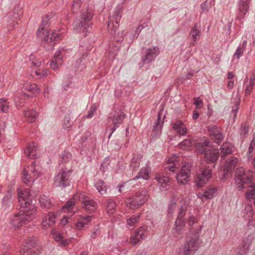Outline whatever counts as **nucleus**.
<instances>
[{
    "mask_svg": "<svg viewBox=\"0 0 255 255\" xmlns=\"http://www.w3.org/2000/svg\"><path fill=\"white\" fill-rule=\"evenodd\" d=\"M149 177V173L146 168H142L137 173V175L133 178V180L142 178L147 180Z\"/></svg>",
    "mask_w": 255,
    "mask_h": 255,
    "instance_id": "nucleus-37",
    "label": "nucleus"
},
{
    "mask_svg": "<svg viewBox=\"0 0 255 255\" xmlns=\"http://www.w3.org/2000/svg\"><path fill=\"white\" fill-rule=\"evenodd\" d=\"M217 187L209 186L206 187L203 193H199L198 197L202 200L204 199H211L215 197L217 193Z\"/></svg>",
    "mask_w": 255,
    "mask_h": 255,
    "instance_id": "nucleus-19",
    "label": "nucleus"
},
{
    "mask_svg": "<svg viewBox=\"0 0 255 255\" xmlns=\"http://www.w3.org/2000/svg\"><path fill=\"white\" fill-rule=\"evenodd\" d=\"M49 16V15L46 14L45 17L42 18L41 25L36 32L37 36L40 37L41 36V33L42 32V34H44V33L47 30L45 29V28L48 26L49 20L50 18Z\"/></svg>",
    "mask_w": 255,
    "mask_h": 255,
    "instance_id": "nucleus-25",
    "label": "nucleus"
},
{
    "mask_svg": "<svg viewBox=\"0 0 255 255\" xmlns=\"http://www.w3.org/2000/svg\"><path fill=\"white\" fill-rule=\"evenodd\" d=\"M185 215V212L183 211V208L180 209V212L178 213L177 217L176 219H184V217Z\"/></svg>",
    "mask_w": 255,
    "mask_h": 255,
    "instance_id": "nucleus-64",
    "label": "nucleus"
},
{
    "mask_svg": "<svg viewBox=\"0 0 255 255\" xmlns=\"http://www.w3.org/2000/svg\"><path fill=\"white\" fill-rule=\"evenodd\" d=\"M53 238L56 241H60L62 238L63 236L59 233H55L53 235Z\"/></svg>",
    "mask_w": 255,
    "mask_h": 255,
    "instance_id": "nucleus-63",
    "label": "nucleus"
},
{
    "mask_svg": "<svg viewBox=\"0 0 255 255\" xmlns=\"http://www.w3.org/2000/svg\"><path fill=\"white\" fill-rule=\"evenodd\" d=\"M45 32H46V33H44V34H42V32L40 37L51 46H53L56 42L61 39V35L56 33L55 30H47Z\"/></svg>",
    "mask_w": 255,
    "mask_h": 255,
    "instance_id": "nucleus-14",
    "label": "nucleus"
},
{
    "mask_svg": "<svg viewBox=\"0 0 255 255\" xmlns=\"http://www.w3.org/2000/svg\"><path fill=\"white\" fill-rule=\"evenodd\" d=\"M72 159V154L68 150H64L59 155V161L61 163H65Z\"/></svg>",
    "mask_w": 255,
    "mask_h": 255,
    "instance_id": "nucleus-31",
    "label": "nucleus"
},
{
    "mask_svg": "<svg viewBox=\"0 0 255 255\" xmlns=\"http://www.w3.org/2000/svg\"><path fill=\"white\" fill-rule=\"evenodd\" d=\"M89 197L85 195L84 192L76 193L73 197V199L76 201H79L81 203H83L85 200L88 199Z\"/></svg>",
    "mask_w": 255,
    "mask_h": 255,
    "instance_id": "nucleus-42",
    "label": "nucleus"
},
{
    "mask_svg": "<svg viewBox=\"0 0 255 255\" xmlns=\"http://www.w3.org/2000/svg\"><path fill=\"white\" fill-rule=\"evenodd\" d=\"M35 164L36 162L35 161L32 162L31 165L29 167V169L30 170L31 173L33 174L34 176H36L38 174V172L35 168Z\"/></svg>",
    "mask_w": 255,
    "mask_h": 255,
    "instance_id": "nucleus-56",
    "label": "nucleus"
},
{
    "mask_svg": "<svg viewBox=\"0 0 255 255\" xmlns=\"http://www.w3.org/2000/svg\"><path fill=\"white\" fill-rule=\"evenodd\" d=\"M253 171L249 170L245 172L242 167L237 168L235 175V181L239 190L245 188V185L250 183L253 179Z\"/></svg>",
    "mask_w": 255,
    "mask_h": 255,
    "instance_id": "nucleus-7",
    "label": "nucleus"
},
{
    "mask_svg": "<svg viewBox=\"0 0 255 255\" xmlns=\"http://www.w3.org/2000/svg\"><path fill=\"white\" fill-rule=\"evenodd\" d=\"M255 147V144L254 143V141H251L250 146H249V148L248 152L247 153V157H248V160H249L250 159H251L252 158V153L254 150Z\"/></svg>",
    "mask_w": 255,
    "mask_h": 255,
    "instance_id": "nucleus-55",
    "label": "nucleus"
},
{
    "mask_svg": "<svg viewBox=\"0 0 255 255\" xmlns=\"http://www.w3.org/2000/svg\"><path fill=\"white\" fill-rule=\"evenodd\" d=\"M25 155L28 158L35 159L37 156V148L34 142L30 143L24 152Z\"/></svg>",
    "mask_w": 255,
    "mask_h": 255,
    "instance_id": "nucleus-22",
    "label": "nucleus"
},
{
    "mask_svg": "<svg viewBox=\"0 0 255 255\" xmlns=\"http://www.w3.org/2000/svg\"><path fill=\"white\" fill-rule=\"evenodd\" d=\"M190 176V166L187 164L182 167L179 172H177L175 175L178 182L183 185L187 183Z\"/></svg>",
    "mask_w": 255,
    "mask_h": 255,
    "instance_id": "nucleus-17",
    "label": "nucleus"
},
{
    "mask_svg": "<svg viewBox=\"0 0 255 255\" xmlns=\"http://www.w3.org/2000/svg\"><path fill=\"white\" fill-rule=\"evenodd\" d=\"M250 189H248L247 191L246 195V197L248 199H253L254 200V204L255 206V186H250Z\"/></svg>",
    "mask_w": 255,
    "mask_h": 255,
    "instance_id": "nucleus-40",
    "label": "nucleus"
},
{
    "mask_svg": "<svg viewBox=\"0 0 255 255\" xmlns=\"http://www.w3.org/2000/svg\"><path fill=\"white\" fill-rule=\"evenodd\" d=\"M91 216H85L82 219V221L77 222L76 224V228L79 230H83L89 222L91 221Z\"/></svg>",
    "mask_w": 255,
    "mask_h": 255,
    "instance_id": "nucleus-33",
    "label": "nucleus"
},
{
    "mask_svg": "<svg viewBox=\"0 0 255 255\" xmlns=\"http://www.w3.org/2000/svg\"><path fill=\"white\" fill-rule=\"evenodd\" d=\"M194 104L196 105V109H200L203 106V101L200 99L199 97L194 99Z\"/></svg>",
    "mask_w": 255,
    "mask_h": 255,
    "instance_id": "nucleus-58",
    "label": "nucleus"
},
{
    "mask_svg": "<svg viewBox=\"0 0 255 255\" xmlns=\"http://www.w3.org/2000/svg\"><path fill=\"white\" fill-rule=\"evenodd\" d=\"M140 161V155H134L131 159L130 168L132 171H136L139 166Z\"/></svg>",
    "mask_w": 255,
    "mask_h": 255,
    "instance_id": "nucleus-35",
    "label": "nucleus"
},
{
    "mask_svg": "<svg viewBox=\"0 0 255 255\" xmlns=\"http://www.w3.org/2000/svg\"><path fill=\"white\" fill-rule=\"evenodd\" d=\"M206 128L209 132L211 139L215 143L219 144L224 139V135L220 128L215 125H210Z\"/></svg>",
    "mask_w": 255,
    "mask_h": 255,
    "instance_id": "nucleus-13",
    "label": "nucleus"
},
{
    "mask_svg": "<svg viewBox=\"0 0 255 255\" xmlns=\"http://www.w3.org/2000/svg\"><path fill=\"white\" fill-rule=\"evenodd\" d=\"M252 239L253 237L251 235H248L247 237L245 239L243 244L240 249V252L245 255L247 254L249 250L250 246Z\"/></svg>",
    "mask_w": 255,
    "mask_h": 255,
    "instance_id": "nucleus-29",
    "label": "nucleus"
},
{
    "mask_svg": "<svg viewBox=\"0 0 255 255\" xmlns=\"http://www.w3.org/2000/svg\"><path fill=\"white\" fill-rule=\"evenodd\" d=\"M161 112H158L156 121L154 123L153 128L152 132L150 135V138L151 140H155L158 138L161 134L163 125L164 123V118L163 120L161 121Z\"/></svg>",
    "mask_w": 255,
    "mask_h": 255,
    "instance_id": "nucleus-15",
    "label": "nucleus"
},
{
    "mask_svg": "<svg viewBox=\"0 0 255 255\" xmlns=\"http://www.w3.org/2000/svg\"><path fill=\"white\" fill-rule=\"evenodd\" d=\"M159 54V48L157 46L147 49L145 54L141 57V61L139 63V66L141 68L144 64L150 63Z\"/></svg>",
    "mask_w": 255,
    "mask_h": 255,
    "instance_id": "nucleus-12",
    "label": "nucleus"
},
{
    "mask_svg": "<svg viewBox=\"0 0 255 255\" xmlns=\"http://www.w3.org/2000/svg\"><path fill=\"white\" fill-rule=\"evenodd\" d=\"M63 122L64 128H68L72 126V122L70 121V118L68 116L65 117Z\"/></svg>",
    "mask_w": 255,
    "mask_h": 255,
    "instance_id": "nucleus-57",
    "label": "nucleus"
},
{
    "mask_svg": "<svg viewBox=\"0 0 255 255\" xmlns=\"http://www.w3.org/2000/svg\"><path fill=\"white\" fill-rule=\"evenodd\" d=\"M91 135V133L90 131H86L84 135L81 137V139L80 140V144H81V146L79 145V147H82L83 148V146L86 145V141L89 137H90Z\"/></svg>",
    "mask_w": 255,
    "mask_h": 255,
    "instance_id": "nucleus-47",
    "label": "nucleus"
},
{
    "mask_svg": "<svg viewBox=\"0 0 255 255\" xmlns=\"http://www.w3.org/2000/svg\"><path fill=\"white\" fill-rule=\"evenodd\" d=\"M173 129L180 135H185L187 131L186 126L181 120H177L171 124Z\"/></svg>",
    "mask_w": 255,
    "mask_h": 255,
    "instance_id": "nucleus-20",
    "label": "nucleus"
},
{
    "mask_svg": "<svg viewBox=\"0 0 255 255\" xmlns=\"http://www.w3.org/2000/svg\"><path fill=\"white\" fill-rule=\"evenodd\" d=\"M148 197L147 190L139 191L133 195L127 198L125 204L127 207L133 210L143 205L147 201Z\"/></svg>",
    "mask_w": 255,
    "mask_h": 255,
    "instance_id": "nucleus-6",
    "label": "nucleus"
},
{
    "mask_svg": "<svg viewBox=\"0 0 255 255\" xmlns=\"http://www.w3.org/2000/svg\"><path fill=\"white\" fill-rule=\"evenodd\" d=\"M9 109L8 103L3 98L0 99V109L3 112L6 113Z\"/></svg>",
    "mask_w": 255,
    "mask_h": 255,
    "instance_id": "nucleus-46",
    "label": "nucleus"
},
{
    "mask_svg": "<svg viewBox=\"0 0 255 255\" xmlns=\"http://www.w3.org/2000/svg\"><path fill=\"white\" fill-rule=\"evenodd\" d=\"M185 225V222L184 219H176L175 222V228L174 229L175 232L176 234L180 235L182 233L183 228Z\"/></svg>",
    "mask_w": 255,
    "mask_h": 255,
    "instance_id": "nucleus-36",
    "label": "nucleus"
},
{
    "mask_svg": "<svg viewBox=\"0 0 255 255\" xmlns=\"http://www.w3.org/2000/svg\"><path fill=\"white\" fill-rule=\"evenodd\" d=\"M209 143L208 140L198 142L196 144V149L201 153H204V159L207 163H215L220 156L219 149L210 148Z\"/></svg>",
    "mask_w": 255,
    "mask_h": 255,
    "instance_id": "nucleus-3",
    "label": "nucleus"
},
{
    "mask_svg": "<svg viewBox=\"0 0 255 255\" xmlns=\"http://www.w3.org/2000/svg\"><path fill=\"white\" fill-rule=\"evenodd\" d=\"M37 113L36 108L31 110L27 109L23 111V115L26 118L27 122L30 123H32L35 121Z\"/></svg>",
    "mask_w": 255,
    "mask_h": 255,
    "instance_id": "nucleus-26",
    "label": "nucleus"
},
{
    "mask_svg": "<svg viewBox=\"0 0 255 255\" xmlns=\"http://www.w3.org/2000/svg\"><path fill=\"white\" fill-rule=\"evenodd\" d=\"M190 33L193 40V45H194V43L198 40L201 33V30L198 28V24L197 23H195L194 26L191 28Z\"/></svg>",
    "mask_w": 255,
    "mask_h": 255,
    "instance_id": "nucleus-30",
    "label": "nucleus"
},
{
    "mask_svg": "<svg viewBox=\"0 0 255 255\" xmlns=\"http://www.w3.org/2000/svg\"><path fill=\"white\" fill-rule=\"evenodd\" d=\"M251 0H240L238 1L236 19L241 20L244 19L249 10Z\"/></svg>",
    "mask_w": 255,
    "mask_h": 255,
    "instance_id": "nucleus-16",
    "label": "nucleus"
},
{
    "mask_svg": "<svg viewBox=\"0 0 255 255\" xmlns=\"http://www.w3.org/2000/svg\"><path fill=\"white\" fill-rule=\"evenodd\" d=\"M23 91H27L32 94L38 93L40 90L37 88V86L35 84H25L22 87Z\"/></svg>",
    "mask_w": 255,
    "mask_h": 255,
    "instance_id": "nucleus-32",
    "label": "nucleus"
},
{
    "mask_svg": "<svg viewBox=\"0 0 255 255\" xmlns=\"http://www.w3.org/2000/svg\"><path fill=\"white\" fill-rule=\"evenodd\" d=\"M82 206L85 211L92 213L96 210L97 208V203L93 200L90 199L89 198L82 203Z\"/></svg>",
    "mask_w": 255,
    "mask_h": 255,
    "instance_id": "nucleus-23",
    "label": "nucleus"
},
{
    "mask_svg": "<svg viewBox=\"0 0 255 255\" xmlns=\"http://www.w3.org/2000/svg\"><path fill=\"white\" fill-rule=\"evenodd\" d=\"M110 158L109 156H107L104 159L103 163L101 164L100 170H101L103 173H105L108 169V167L110 165Z\"/></svg>",
    "mask_w": 255,
    "mask_h": 255,
    "instance_id": "nucleus-45",
    "label": "nucleus"
},
{
    "mask_svg": "<svg viewBox=\"0 0 255 255\" xmlns=\"http://www.w3.org/2000/svg\"><path fill=\"white\" fill-rule=\"evenodd\" d=\"M96 189L101 195L107 194L108 187L106 186V183L102 180H99L95 184Z\"/></svg>",
    "mask_w": 255,
    "mask_h": 255,
    "instance_id": "nucleus-34",
    "label": "nucleus"
},
{
    "mask_svg": "<svg viewBox=\"0 0 255 255\" xmlns=\"http://www.w3.org/2000/svg\"><path fill=\"white\" fill-rule=\"evenodd\" d=\"M71 170L62 169L55 176L54 184L56 187L64 188L70 185L71 181L69 179Z\"/></svg>",
    "mask_w": 255,
    "mask_h": 255,
    "instance_id": "nucleus-9",
    "label": "nucleus"
},
{
    "mask_svg": "<svg viewBox=\"0 0 255 255\" xmlns=\"http://www.w3.org/2000/svg\"><path fill=\"white\" fill-rule=\"evenodd\" d=\"M61 63L57 61H55L54 60H52L51 61V63H50V67L55 70L56 69H57L58 67V65L59 64H60Z\"/></svg>",
    "mask_w": 255,
    "mask_h": 255,
    "instance_id": "nucleus-60",
    "label": "nucleus"
},
{
    "mask_svg": "<svg viewBox=\"0 0 255 255\" xmlns=\"http://www.w3.org/2000/svg\"><path fill=\"white\" fill-rule=\"evenodd\" d=\"M144 235V232L143 230H135L134 234L131 235L130 238V242L133 246H135L137 242L142 239V236Z\"/></svg>",
    "mask_w": 255,
    "mask_h": 255,
    "instance_id": "nucleus-28",
    "label": "nucleus"
},
{
    "mask_svg": "<svg viewBox=\"0 0 255 255\" xmlns=\"http://www.w3.org/2000/svg\"><path fill=\"white\" fill-rule=\"evenodd\" d=\"M196 220L197 218L193 216H191V217H190L188 221L189 226L191 227V226H192L194 223L196 222Z\"/></svg>",
    "mask_w": 255,
    "mask_h": 255,
    "instance_id": "nucleus-62",
    "label": "nucleus"
},
{
    "mask_svg": "<svg viewBox=\"0 0 255 255\" xmlns=\"http://www.w3.org/2000/svg\"><path fill=\"white\" fill-rule=\"evenodd\" d=\"M198 240L199 236L197 235L186 237L182 250L183 255H192L194 254L200 247Z\"/></svg>",
    "mask_w": 255,
    "mask_h": 255,
    "instance_id": "nucleus-8",
    "label": "nucleus"
},
{
    "mask_svg": "<svg viewBox=\"0 0 255 255\" xmlns=\"http://www.w3.org/2000/svg\"><path fill=\"white\" fill-rule=\"evenodd\" d=\"M22 14L21 8L19 5H15L12 10L9 12L5 17V18H10L12 19V22H14L15 20L19 19V17Z\"/></svg>",
    "mask_w": 255,
    "mask_h": 255,
    "instance_id": "nucleus-21",
    "label": "nucleus"
},
{
    "mask_svg": "<svg viewBox=\"0 0 255 255\" xmlns=\"http://www.w3.org/2000/svg\"><path fill=\"white\" fill-rule=\"evenodd\" d=\"M39 202L42 208H50L51 205L50 200L46 196H43L41 197L39 200Z\"/></svg>",
    "mask_w": 255,
    "mask_h": 255,
    "instance_id": "nucleus-39",
    "label": "nucleus"
},
{
    "mask_svg": "<svg viewBox=\"0 0 255 255\" xmlns=\"http://www.w3.org/2000/svg\"><path fill=\"white\" fill-rule=\"evenodd\" d=\"M62 57L63 56L61 54V52L60 51H57L55 53L52 60L59 62L62 59Z\"/></svg>",
    "mask_w": 255,
    "mask_h": 255,
    "instance_id": "nucleus-59",
    "label": "nucleus"
},
{
    "mask_svg": "<svg viewBox=\"0 0 255 255\" xmlns=\"http://www.w3.org/2000/svg\"><path fill=\"white\" fill-rule=\"evenodd\" d=\"M244 50L245 49L244 47H241V45H240L234 54V57L236 58L237 59H239L241 56L243 55Z\"/></svg>",
    "mask_w": 255,
    "mask_h": 255,
    "instance_id": "nucleus-50",
    "label": "nucleus"
},
{
    "mask_svg": "<svg viewBox=\"0 0 255 255\" xmlns=\"http://www.w3.org/2000/svg\"><path fill=\"white\" fill-rule=\"evenodd\" d=\"M107 208L108 210L114 209L116 206V202L112 199H109L107 201Z\"/></svg>",
    "mask_w": 255,
    "mask_h": 255,
    "instance_id": "nucleus-54",
    "label": "nucleus"
},
{
    "mask_svg": "<svg viewBox=\"0 0 255 255\" xmlns=\"http://www.w3.org/2000/svg\"><path fill=\"white\" fill-rule=\"evenodd\" d=\"M93 12L92 10L87 9L83 10L78 21L74 23V29L77 32H87L91 27Z\"/></svg>",
    "mask_w": 255,
    "mask_h": 255,
    "instance_id": "nucleus-4",
    "label": "nucleus"
},
{
    "mask_svg": "<svg viewBox=\"0 0 255 255\" xmlns=\"http://www.w3.org/2000/svg\"><path fill=\"white\" fill-rule=\"evenodd\" d=\"M97 109V106L95 104H93L92 106L90 107L89 110L88 111L87 115H86L85 116V117L87 119H90L92 118Z\"/></svg>",
    "mask_w": 255,
    "mask_h": 255,
    "instance_id": "nucleus-48",
    "label": "nucleus"
},
{
    "mask_svg": "<svg viewBox=\"0 0 255 255\" xmlns=\"http://www.w3.org/2000/svg\"><path fill=\"white\" fill-rule=\"evenodd\" d=\"M139 215H133L131 217L127 219V223L130 226H133L138 221Z\"/></svg>",
    "mask_w": 255,
    "mask_h": 255,
    "instance_id": "nucleus-51",
    "label": "nucleus"
},
{
    "mask_svg": "<svg viewBox=\"0 0 255 255\" xmlns=\"http://www.w3.org/2000/svg\"><path fill=\"white\" fill-rule=\"evenodd\" d=\"M22 179L24 184L29 186L30 189L28 192L24 191L18 193L19 212L10 221L11 224L17 228L28 223L33 219L36 212V208L32 203L30 193L39 192L35 189L36 187L34 184L36 178L31 176L25 169L23 171Z\"/></svg>",
    "mask_w": 255,
    "mask_h": 255,
    "instance_id": "nucleus-1",
    "label": "nucleus"
},
{
    "mask_svg": "<svg viewBox=\"0 0 255 255\" xmlns=\"http://www.w3.org/2000/svg\"><path fill=\"white\" fill-rule=\"evenodd\" d=\"M207 1L206 0L204 2H203L200 4L201 8L202 9V12H207L208 11V6H207Z\"/></svg>",
    "mask_w": 255,
    "mask_h": 255,
    "instance_id": "nucleus-61",
    "label": "nucleus"
},
{
    "mask_svg": "<svg viewBox=\"0 0 255 255\" xmlns=\"http://www.w3.org/2000/svg\"><path fill=\"white\" fill-rule=\"evenodd\" d=\"M35 245L36 239L28 237L24 242L23 248L20 250V255H39L38 250L32 249Z\"/></svg>",
    "mask_w": 255,
    "mask_h": 255,
    "instance_id": "nucleus-11",
    "label": "nucleus"
},
{
    "mask_svg": "<svg viewBox=\"0 0 255 255\" xmlns=\"http://www.w3.org/2000/svg\"><path fill=\"white\" fill-rule=\"evenodd\" d=\"M221 158L224 159L227 155L232 153V149L230 147L225 146L224 144L220 148Z\"/></svg>",
    "mask_w": 255,
    "mask_h": 255,
    "instance_id": "nucleus-43",
    "label": "nucleus"
},
{
    "mask_svg": "<svg viewBox=\"0 0 255 255\" xmlns=\"http://www.w3.org/2000/svg\"><path fill=\"white\" fill-rule=\"evenodd\" d=\"M121 8V5H119L117 6L114 14L110 16L108 23V32L111 36H114L113 42L109 44L110 52L113 55V57L115 56L117 52L119 50L120 42L123 41V36L125 35L124 30L116 33L119 28V23L121 18L120 13Z\"/></svg>",
    "mask_w": 255,
    "mask_h": 255,
    "instance_id": "nucleus-2",
    "label": "nucleus"
},
{
    "mask_svg": "<svg viewBox=\"0 0 255 255\" xmlns=\"http://www.w3.org/2000/svg\"><path fill=\"white\" fill-rule=\"evenodd\" d=\"M84 0H74L72 5L71 10L73 13H77L80 9L82 3Z\"/></svg>",
    "mask_w": 255,
    "mask_h": 255,
    "instance_id": "nucleus-41",
    "label": "nucleus"
},
{
    "mask_svg": "<svg viewBox=\"0 0 255 255\" xmlns=\"http://www.w3.org/2000/svg\"><path fill=\"white\" fill-rule=\"evenodd\" d=\"M126 117V115L125 114L124 109L121 106H116L114 108L113 111L110 113L108 118V124H110L111 123V125L113 126L110 129L112 132L109 135V138L112 133L123 123Z\"/></svg>",
    "mask_w": 255,
    "mask_h": 255,
    "instance_id": "nucleus-5",
    "label": "nucleus"
},
{
    "mask_svg": "<svg viewBox=\"0 0 255 255\" xmlns=\"http://www.w3.org/2000/svg\"><path fill=\"white\" fill-rule=\"evenodd\" d=\"M238 159L235 157H232L229 160L226 161L225 170L227 173H233L237 165Z\"/></svg>",
    "mask_w": 255,
    "mask_h": 255,
    "instance_id": "nucleus-24",
    "label": "nucleus"
},
{
    "mask_svg": "<svg viewBox=\"0 0 255 255\" xmlns=\"http://www.w3.org/2000/svg\"><path fill=\"white\" fill-rule=\"evenodd\" d=\"M75 201L76 200H74L73 198L69 200V201H68L66 202V203L65 204V205L63 207V209H67L68 210H69L70 209H72V207L75 205Z\"/></svg>",
    "mask_w": 255,
    "mask_h": 255,
    "instance_id": "nucleus-53",
    "label": "nucleus"
},
{
    "mask_svg": "<svg viewBox=\"0 0 255 255\" xmlns=\"http://www.w3.org/2000/svg\"><path fill=\"white\" fill-rule=\"evenodd\" d=\"M29 60L31 61V64L33 66L36 67H39L41 65V61H39V60H37L35 58V55L33 54H31L29 56Z\"/></svg>",
    "mask_w": 255,
    "mask_h": 255,
    "instance_id": "nucleus-52",
    "label": "nucleus"
},
{
    "mask_svg": "<svg viewBox=\"0 0 255 255\" xmlns=\"http://www.w3.org/2000/svg\"><path fill=\"white\" fill-rule=\"evenodd\" d=\"M194 71L191 70H188V71L184 72L181 74V76L178 78V80H181V82L183 83L186 80L190 79L194 76Z\"/></svg>",
    "mask_w": 255,
    "mask_h": 255,
    "instance_id": "nucleus-38",
    "label": "nucleus"
},
{
    "mask_svg": "<svg viewBox=\"0 0 255 255\" xmlns=\"http://www.w3.org/2000/svg\"><path fill=\"white\" fill-rule=\"evenodd\" d=\"M55 216L54 214H48L42 219L41 226L43 229L47 228L55 223Z\"/></svg>",
    "mask_w": 255,
    "mask_h": 255,
    "instance_id": "nucleus-27",
    "label": "nucleus"
},
{
    "mask_svg": "<svg viewBox=\"0 0 255 255\" xmlns=\"http://www.w3.org/2000/svg\"><path fill=\"white\" fill-rule=\"evenodd\" d=\"M192 145V142L189 139H186L182 141L179 144V146L183 149H188Z\"/></svg>",
    "mask_w": 255,
    "mask_h": 255,
    "instance_id": "nucleus-44",
    "label": "nucleus"
},
{
    "mask_svg": "<svg viewBox=\"0 0 255 255\" xmlns=\"http://www.w3.org/2000/svg\"><path fill=\"white\" fill-rule=\"evenodd\" d=\"M10 198H11V195L9 193H7L3 197V199L2 200V205L4 207L5 209H6V208L8 206H9V204H10V202L9 201Z\"/></svg>",
    "mask_w": 255,
    "mask_h": 255,
    "instance_id": "nucleus-49",
    "label": "nucleus"
},
{
    "mask_svg": "<svg viewBox=\"0 0 255 255\" xmlns=\"http://www.w3.org/2000/svg\"><path fill=\"white\" fill-rule=\"evenodd\" d=\"M212 170L209 166L202 168L201 172L195 178L196 185L198 188H202L212 177Z\"/></svg>",
    "mask_w": 255,
    "mask_h": 255,
    "instance_id": "nucleus-10",
    "label": "nucleus"
},
{
    "mask_svg": "<svg viewBox=\"0 0 255 255\" xmlns=\"http://www.w3.org/2000/svg\"><path fill=\"white\" fill-rule=\"evenodd\" d=\"M155 179L160 184V190L161 191H165L169 189L172 183L171 178L163 175H158L156 176Z\"/></svg>",
    "mask_w": 255,
    "mask_h": 255,
    "instance_id": "nucleus-18",
    "label": "nucleus"
}]
</instances>
